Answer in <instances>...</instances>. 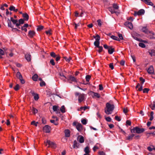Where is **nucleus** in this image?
I'll return each instance as SVG.
<instances>
[{
    "instance_id": "63",
    "label": "nucleus",
    "mask_w": 155,
    "mask_h": 155,
    "mask_svg": "<svg viewBox=\"0 0 155 155\" xmlns=\"http://www.w3.org/2000/svg\"><path fill=\"white\" fill-rule=\"evenodd\" d=\"M115 118L116 120H117L120 121L121 120L119 118V117L118 116H115Z\"/></svg>"
},
{
    "instance_id": "7",
    "label": "nucleus",
    "mask_w": 155,
    "mask_h": 155,
    "mask_svg": "<svg viewBox=\"0 0 155 155\" xmlns=\"http://www.w3.org/2000/svg\"><path fill=\"white\" fill-rule=\"evenodd\" d=\"M147 37L150 39H155V34L152 31L149 32Z\"/></svg>"
},
{
    "instance_id": "14",
    "label": "nucleus",
    "mask_w": 155,
    "mask_h": 155,
    "mask_svg": "<svg viewBox=\"0 0 155 155\" xmlns=\"http://www.w3.org/2000/svg\"><path fill=\"white\" fill-rule=\"evenodd\" d=\"M79 143H78L76 140H75L74 142L73 147L74 148H75L76 147L77 148H78L79 147Z\"/></svg>"
},
{
    "instance_id": "46",
    "label": "nucleus",
    "mask_w": 155,
    "mask_h": 155,
    "mask_svg": "<svg viewBox=\"0 0 155 155\" xmlns=\"http://www.w3.org/2000/svg\"><path fill=\"white\" fill-rule=\"evenodd\" d=\"M81 122L84 125H85L87 123V121L85 119H82L81 120Z\"/></svg>"
},
{
    "instance_id": "26",
    "label": "nucleus",
    "mask_w": 155,
    "mask_h": 155,
    "mask_svg": "<svg viewBox=\"0 0 155 155\" xmlns=\"http://www.w3.org/2000/svg\"><path fill=\"white\" fill-rule=\"evenodd\" d=\"M148 52L149 54L151 56H155V50H152L150 51H149Z\"/></svg>"
},
{
    "instance_id": "9",
    "label": "nucleus",
    "mask_w": 155,
    "mask_h": 155,
    "mask_svg": "<svg viewBox=\"0 0 155 155\" xmlns=\"http://www.w3.org/2000/svg\"><path fill=\"white\" fill-rule=\"evenodd\" d=\"M124 25L127 27H128L130 29H131L133 28V25L130 22H129V21H126L125 22Z\"/></svg>"
},
{
    "instance_id": "2",
    "label": "nucleus",
    "mask_w": 155,
    "mask_h": 155,
    "mask_svg": "<svg viewBox=\"0 0 155 155\" xmlns=\"http://www.w3.org/2000/svg\"><path fill=\"white\" fill-rule=\"evenodd\" d=\"M145 130L144 128H140L138 127H136L133 128V129L130 130V131L131 133H136L137 134H140L143 132Z\"/></svg>"
},
{
    "instance_id": "10",
    "label": "nucleus",
    "mask_w": 155,
    "mask_h": 155,
    "mask_svg": "<svg viewBox=\"0 0 155 155\" xmlns=\"http://www.w3.org/2000/svg\"><path fill=\"white\" fill-rule=\"evenodd\" d=\"M154 68L152 66H151L148 69L147 72L150 74H153L154 73Z\"/></svg>"
},
{
    "instance_id": "37",
    "label": "nucleus",
    "mask_w": 155,
    "mask_h": 155,
    "mask_svg": "<svg viewBox=\"0 0 155 155\" xmlns=\"http://www.w3.org/2000/svg\"><path fill=\"white\" fill-rule=\"evenodd\" d=\"M8 27H11L12 28L13 27V26L12 25L11 21L9 19H8Z\"/></svg>"
},
{
    "instance_id": "32",
    "label": "nucleus",
    "mask_w": 155,
    "mask_h": 155,
    "mask_svg": "<svg viewBox=\"0 0 155 155\" xmlns=\"http://www.w3.org/2000/svg\"><path fill=\"white\" fill-rule=\"evenodd\" d=\"M60 110L62 113L65 112V108L64 105H63L61 107Z\"/></svg>"
},
{
    "instance_id": "64",
    "label": "nucleus",
    "mask_w": 155,
    "mask_h": 155,
    "mask_svg": "<svg viewBox=\"0 0 155 155\" xmlns=\"http://www.w3.org/2000/svg\"><path fill=\"white\" fill-rule=\"evenodd\" d=\"M126 124L129 126H130L131 125V122L129 120H127L126 122Z\"/></svg>"
},
{
    "instance_id": "22",
    "label": "nucleus",
    "mask_w": 155,
    "mask_h": 155,
    "mask_svg": "<svg viewBox=\"0 0 155 155\" xmlns=\"http://www.w3.org/2000/svg\"><path fill=\"white\" fill-rule=\"evenodd\" d=\"M16 76L17 77L19 80L22 79L23 78L21 74L19 72H18L16 74Z\"/></svg>"
},
{
    "instance_id": "13",
    "label": "nucleus",
    "mask_w": 155,
    "mask_h": 155,
    "mask_svg": "<svg viewBox=\"0 0 155 155\" xmlns=\"http://www.w3.org/2000/svg\"><path fill=\"white\" fill-rule=\"evenodd\" d=\"M76 127L79 131H80L82 129V125L80 123H78Z\"/></svg>"
},
{
    "instance_id": "28",
    "label": "nucleus",
    "mask_w": 155,
    "mask_h": 155,
    "mask_svg": "<svg viewBox=\"0 0 155 155\" xmlns=\"http://www.w3.org/2000/svg\"><path fill=\"white\" fill-rule=\"evenodd\" d=\"M94 45L95 46H96L97 47H98L100 46V42L99 41L96 40L94 42Z\"/></svg>"
},
{
    "instance_id": "62",
    "label": "nucleus",
    "mask_w": 155,
    "mask_h": 155,
    "mask_svg": "<svg viewBox=\"0 0 155 155\" xmlns=\"http://www.w3.org/2000/svg\"><path fill=\"white\" fill-rule=\"evenodd\" d=\"M50 63L52 65H55V63L54 61V60L53 59H51L50 61Z\"/></svg>"
},
{
    "instance_id": "55",
    "label": "nucleus",
    "mask_w": 155,
    "mask_h": 155,
    "mask_svg": "<svg viewBox=\"0 0 155 155\" xmlns=\"http://www.w3.org/2000/svg\"><path fill=\"white\" fill-rule=\"evenodd\" d=\"M59 75L60 76L63 77L64 78H66V77L64 75L63 71H61V72H60L59 73Z\"/></svg>"
},
{
    "instance_id": "44",
    "label": "nucleus",
    "mask_w": 155,
    "mask_h": 155,
    "mask_svg": "<svg viewBox=\"0 0 155 155\" xmlns=\"http://www.w3.org/2000/svg\"><path fill=\"white\" fill-rule=\"evenodd\" d=\"M50 55L51 57H53V58H55L57 55H56L53 52H52L50 53Z\"/></svg>"
},
{
    "instance_id": "59",
    "label": "nucleus",
    "mask_w": 155,
    "mask_h": 155,
    "mask_svg": "<svg viewBox=\"0 0 155 155\" xmlns=\"http://www.w3.org/2000/svg\"><path fill=\"white\" fill-rule=\"evenodd\" d=\"M109 66L110 68L111 69L113 70L114 69V67L113 63H110L109 64Z\"/></svg>"
},
{
    "instance_id": "19",
    "label": "nucleus",
    "mask_w": 155,
    "mask_h": 155,
    "mask_svg": "<svg viewBox=\"0 0 155 155\" xmlns=\"http://www.w3.org/2000/svg\"><path fill=\"white\" fill-rule=\"evenodd\" d=\"M35 33L33 31L30 30L28 32V36L31 38H32L35 35Z\"/></svg>"
},
{
    "instance_id": "23",
    "label": "nucleus",
    "mask_w": 155,
    "mask_h": 155,
    "mask_svg": "<svg viewBox=\"0 0 155 155\" xmlns=\"http://www.w3.org/2000/svg\"><path fill=\"white\" fill-rule=\"evenodd\" d=\"M134 134H132L126 137V140H131L132 139L133 137L134 136Z\"/></svg>"
},
{
    "instance_id": "41",
    "label": "nucleus",
    "mask_w": 155,
    "mask_h": 155,
    "mask_svg": "<svg viewBox=\"0 0 155 155\" xmlns=\"http://www.w3.org/2000/svg\"><path fill=\"white\" fill-rule=\"evenodd\" d=\"M139 45L140 47L143 48H144L146 47V45L143 43H139Z\"/></svg>"
},
{
    "instance_id": "25",
    "label": "nucleus",
    "mask_w": 155,
    "mask_h": 155,
    "mask_svg": "<svg viewBox=\"0 0 155 155\" xmlns=\"http://www.w3.org/2000/svg\"><path fill=\"white\" fill-rule=\"evenodd\" d=\"M145 3L149 5L153 6V4L150 1H143Z\"/></svg>"
},
{
    "instance_id": "42",
    "label": "nucleus",
    "mask_w": 155,
    "mask_h": 155,
    "mask_svg": "<svg viewBox=\"0 0 155 155\" xmlns=\"http://www.w3.org/2000/svg\"><path fill=\"white\" fill-rule=\"evenodd\" d=\"M34 96V99L35 101H37L38 100L39 98V96L38 94H36Z\"/></svg>"
},
{
    "instance_id": "61",
    "label": "nucleus",
    "mask_w": 155,
    "mask_h": 155,
    "mask_svg": "<svg viewBox=\"0 0 155 155\" xmlns=\"http://www.w3.org/2000/svg\"><path fill=\"white\" fill-rule=\"evenodd\" d=\"M105 119L106 121L108 122H110L111 121V119L110 117H107L105 118Z\"/></svg>"
},
{
    "instance_id": "3",
    "label": "nucleus",
    "mask_w": 155,
    "mask_h": 155,
    "mask_svg": "<svg viewBox=\"0 0 155 155\" xmlns=\"http://www.w3.org/2000/svg\"><path fill=\"white\" fill-rule=\"evenodd\" d=\"M75 94L76 96H78V101L79 103H81L84 100V94H81L78 92H76Z\"/></svg>"
},
{
    "instance_id": "52",
    "label": "nucleus",
    "mask_w": 155,
    "mask_h": 155,
    "mask_svg": "<svg viewBox=\"0 0 155 155\" xmlns=\"http://www.w3.org/2000/svg\"><path fill=\"white\" fill-rule=\"evenodd\" d=\"M88 108V107H87L85 106L84 107H81L80 108V110H85Z\"/></svg>"
},
{
    "instance_id": "35",
    "label": "nucleus",
    "mask_w": 155,
    "mask_h": 155,
    "mask_svg": "<svg viewBox=\"0 0 155 155\" xmlns=\"http://www.w3.org/2000/svg\"><path fill=\"white\" fill-rule=\"evenodd\" d=\"M150 107L152 110L155 109V101H153V105L151 106V104L149 105Z\"/></svg>"
},
{
    "instance_id": "36",
    "label": "nucleus",
    "mask_w": 155,
    "mask_h": 155,
    "mask_svg": "<svg viewBox=\"0 0 155 155\" xmlns=\"http://www.w3.org/2000/svg\"><path fill=\"white\" fill-rule=\"evenodd\" d=\"M31 109L32 110V113L33 114H35L36 113H37L38 110L35 108L33 107Z\"/></svg>"
},
{
    "instance_id": "12",
    "label": "nucleus",
    "mask_w": 155,
    "mask_h": 155,
    "mask_svg": "<svg viewBox=\"0 0 155 155\" xmlns=\"http://www.w3.org/2000/svg\"><path fill=\"white\" fill-rule=\"evenodd\" d=\"M65 136L66 137H68L70 135V131L69 130L66 129L64 130Z\"/></svg>"
},
{
    "instance_id": "24",
    "label": "nucleus",
    "mask_w": 155,
    "mask_h": 155,
    "mask_svg": "<svg viewBox=\"0 0 155 155\" xmlns=\"http://www.w3.org/2000/svg\"><path fill=\"white\" fill-rule=\"evenodd\" d=\"M114 48H112L110 47L108 49V52L110 54H112L114 51Z\"/></svg>"
},
{
    "instance_id": "29",
    "label": "nucleus",
    "mask_w": 155,
    "mask_h": 155,
    "mask_svg": "<svg viewBox=\"0 0 155 155\" xmlns=\"http://www.w3.org/2000/svg\"><path fill=\"white\" fill-rule=\"evenodd\" d=\"M110 38L113 39L118 41H120V39L114 35H112L110 36Z\"/></svg>"
},
{
    "instance_id": "27",
    "label": "nucleus",
    "mask_w": 155,
    "mask_h": 155,
    "mask_svg": "<svg viewBox=\"0 0 155 155\" xmlns=\"http://www.w3.org/2000/svg\"><path fill=\"white\" fill-rule=\"evenodd\" d=\"M80 137L79 142L81 143H82L84 142V139L83 137L82 136L80 135L79 136Z\"/></svg>"
},
{
    "instance_id": "18",
    "label": "nucleus",
    "mask_w": 155,
    "mask_h": 155,
    "mask_svg": "<svg viewBox=\"0 0 155 155\" xmlns=\"http://www.w3.org/2000/svg\"><path fill=\"white\" fill-rule=\"evenodd\" d=\"M108 9L110 11L112 14L114 13H116L117 12L115 11V10L112 7H110L108 8Z\"/></svg>"
},
{
    "instance_id": "16",
    "label": "nucleus",
    "mask_w": 155,
    "mask_h": 155,
    "mask_svg": "<svg viewBox=\"0 0 155 155\" xmlns=\"http://www.w3.org/2000/svg\"><path fill=\"white\" fill-rule=\"evenodd\" d=\"M23 17L24 18L25 21H27L29 19V16L27 13H24L22 15Z\"/></svg>"
},
{
    "instance_id": "30",
    "label": "nucleus",
    "mask_w": 155,
    "mask_h": 155,
    "mask_svg": "<svg viewBox=\"0 0 155 155\" xmlns=\"http://www.w3.org/2000/svg\"><path fill=\"white\" fill-rule=\"evenodd\" d=\"M89 149V147L87 146L84 149V151L85 153L88 154L90 152Z\"/></svg>"
},
{
    "instance_id": "45",
    "label": "nucleus",
    "mask_w": 155,
    "mask_h": 155,
    "mask_svg": "<svg viewBox=\"0 0 155 155\" xmlns=\"http://www.w3.org/2000/svg\"><path fill=\"white\" fill-rule=\"evenodd\" d=\"M25 20L24 19H20L18 20V22L19 23V24H22L24 23V21Z\"/></svg>"
},
{
    "instance_id": "58",
    "label": "nucleus",
    "mask_w": 155,
    "mask_h": 155,
    "mask_svg": "<svg viewBox=\"0 0 155 155\" xmlns=\"http://www.w3.org/2000/svg\"><path fill=\"white\" fill-rule=\"evenodd\" d=\"M97 22H98V25L99 26H101V19H99L97 21Z\"/></svg>"
},
{
    "instance_id": "5",
    "label": "nucleus",
    "mask_w": 155,
    "mask_h": 155,
    "mask_svg": "<svg viewBox=\"0 0 155 155\" xmlns=\"http://www.w3.org/2000/svg\"><path fill=\"white\" fill-rule=\"evenodd\" d=\"M145 11L143 9H141L138 12H135L134 15L136 16L137 15H140L144 14Z\"/></svg>"
},
{
    "instance_id": "17",
    "label": "nucleus",
    "mask_w": 155,
    "mask_h": 155,
    "mask_svg": "<svg viewBox=\"0 0 155 155\" xmlns=\"http://www.w3.org/2000/svg\"><path fill=\"white\" fill-rule=\"evenodd\" d=\"M132 37L135 40H136L137 41H142L143 42H145L144 41H143L140 39L138 38L136 36H135V35H134L133 34L132 35Z\"/></svg>"
},
{
    "instance_id": "8",
    "label": "nucleus",
    "mask_w": 155,
    "mask_h": 155,
    "mask_svg": "<svg viewBox=\"0 0 155 155\" xmlns=\"http://www.w3.org/2000/svg\"><path fill=\"white\" fill-rule=\"evenodd\" d=\"M90 94L93 98L96 97L97 98H99L100 97L99 94L93 91H91L90 92Z\"/></svg>"
},
{
    "instance_id": "40",
    "label": "nucleus",
    "mask_w": 155,
    "mask_h": 155,
    "mask_svg": "<svg viewBox=\"0 0 155 155\" xmlns=\"http://www.w3.org/2000/svg\"><path fill=\"white\" fill-rule=\"evenodd\" d=\"M58 109V106L56 105H54L53 106V110L54 111H57V110Z\"/></svg>"
},
{
    "instance_id": "53",
    "label": "nucleus",
    "mask_w": 155,
    "mask_h": 155,
    "mask_svg": "<svg viewBox=\"0 0 155 155\" xmlns=\"http://www.w3.org/2000/svg\"><path fill=\"white\" fill-rule=\"evenodd\" d=\"M42 122L43 124H45L46 123V120L44 118L42 117L41 118Z\"/></svg>"
},
{
    "instance_id": "39",
    "label": "nucleus",
    "mask_w": 155,
    "mask_h": 155,
    "mask_svg": "<svg viewBox=\"0 0 155 155\" xmlns=\"http://www.w3.org/2000/svg\"><path fill=\"white\" fill-rule=\"evenodd\" d=\"M14 90L17 91L19 89V86L18 84H17L14 87Z\"/></svg>"
},
{
    "instance_id": "48",
    "label": "nucleus",
    "mask_w": 155,
    "mask_h": 155,
    "mask_svg": "<svg viewBox=\"0 0 155 155\" xmlns=\"http://www.w3.org/2000/svg\"><path fill=\"white\" fill-rule=\"evenodd\" d=\"M149 90V89L148 88H145L143 90V93H148Z\"/></svg>"
},
{
    "instance_id": "43",
    "label": "nucleus",
    "mask_w": 155,
    "mask_h": 155,
    "mask_svg": "<svg viewBox=\"0 0 155 155\" xmlns=\"http://www.w3.org/2000/svg\"><path fill=\"white\" fill-rule=\"evenodd\" d=\"M38 124V122H36L35 121H33L31 123V124L32 125H35V126H37V124Z\"/></svg>"
},
{
    "instance_id": "34",
    "label": "nucleus",
    "mask_w": 155,
    "mask_h": 155,
    "mask_svg": "<svg viewBox=\"0 0 155 155\" xmlns=\"http://www.w3.org/2000/svg\"><path fill=\"white\" fill-rule=\"evenodd\" d=\"M11 21L14 24H15L18 22V20L16 19H14L12 17L10 18Z\"/></svg>"
},
{
    "instance_id": "56",
    "label": "nucleus",
    "mask_w": 155,
    "mask_h": 155,
    "mask_svg": "<svg viewBox=\"0 0 155 155\" xmlns=\"http://www.w3.org/2000/svg\"><path fill=\"white\" fill-rule=\"evenodd\" d=\"M118 36L119 37L120 39L123 40L124 38L122 34L119 33L118 34Z\"/></svg>"
},
{
    "instance_id": "1",
    "label": "nucleus",
    "mask_w": 155,
    "mask_h": 155,
    "mask_svg": "<svg viewBox=\"0 0 155 155\" xmlns=\"http://www.w3.org/2000/svg\"><path fill=\"white\" fill-rule=\"evenodd\" d=\"M114 105L110 104L109 103H107L104 109L105 112L107 114H111L114 109Z\"/></svg>"
},
{
    "instance_id": "49",
    "label": "nucleus",
    "mask_w": 155,
    "mask_h": 155,
    "mask_svg": "<svg viewBox=\"0 0 155 155\" xmlns=\"http://www.w3.org/2000/svg\"><path fill=\"white\" fill-rule=\"evenodd\" d=\"M50 121L51 123H54V125H57L58 124V122H55V121L53 120H51Z\"/></svg>"
},
{
    "instance_id": "60",
    "label": "nucleus",
    "mask_w": 155,
    "mask_h": 155,
    "mask_svg": "<svg viewBox=\"0 0 155 155\" xmlns=\"http://www.w3.org/2000/svg\"><path fill=\"white\" fill-rule=\"evenodd\" d=\"M95 37H96V40L100 41V37L97 34Z\"/></svg>"
},
{
    "instance_id": "11",
    "label": "nucleus",
    "mask_w": 155,
    "mask_h": 155,
    "mask_svg": "<svg viewBox=\"0 0 155 155\" xmlns=\"http://www.w3.org/2000/svg\"><path fill=\"white\" fill-rule=\"evenodd\" d=\"M141 31L147 34H148L149 32L150 31L148 30L147 27H143L141 29Z\"/></svg>"
},
{
    "instance_id": "33",
    "label": "nucleus",
    "mask_w": 155,
    "mask_h": 155,
    "mask_svg": "<svg viewBox=\"0 0 155 155\" xmlns=\"http://www.w3.org/2000/svg\"><path fill=\"white\" fill-rule=\"evenodd\" d=\"M113 8L114 10L118 9L119 8V6L117 5V4L114 3L113 4Z\"/></svg>"
},
{
    "instance_id": "47",
    "label": "nucleus",
    "mask_w": 155,
    "mask_h": 155,
    "mask_svg": "<svg viewBox=\"0 0 155 155\" xmlns=\"http://www.w3.org/2000/svg\"><path fill=\"white\" fill-rule=\"evenodd\" d=\"M91 78V77L89 75H87L86 76L85 78L86 80V81L88 82L89 81L90 79Z\"/></svg>"
},
{
    "instance_id": "20",
    "label": "nucleus",
    "mask_w": 155,
    "mask_h": 155,
    "mask_svg": "<svg viewBox=\"0 0 155 155\" xmlns=\"http://www.w3.org/2000/svg\"><path fill=\"white\" fill-rule=\"evenodd\" d=\"M68 80H70L73 82H76V79L74 76L71 75L69 77Z\"/></svg>"
},
{
    "instance_id": "57",
    "label": "nucleus",
    "mask_w": 155,
    "mask_h": 155,
    "mask_svg": "<svg viewBox=\"0 0 155 155\" xmlns=\"http://www.w3.org/2000/svg\"><path fill=\"white\" fill-rule=\"evenodd\" d=\"M40 86L41 87H42L43 86H45L46 85L44 81H42L40 83Z\"/></svg>"
},
{
    "instance_id": "21",
    "label": "nucleus",
    "mask_w": 155,
    "mask_h": 155,
    "mask_svg": "<svg viewBox=\"0 0 155 155\" xmlns=\"http://www.w3.org/2000/svg\"><path fill=\"white\" fill-rule=\"evenodd\" d=\"M9 9L10 11H13L15 12H17L18 10L17 9H15V7L12 5H11L10 6L9 8Z\"/></svg>"
},
{
    "instance_id": "31",
    "label": "nucleus",
    "mask_w": 155,
    "mask_h": 155,
    "mask_svg": "<svg viewBox=\"0 0 155 155\" xmlns=\"http://www.w3.org/2000/svg\"><path fill=\"white\" fill-rule=\"evenodd\" d=\"M38 77V75L37 74H35L32 77V79L34 81H37V78Z\"/></svg>"
},
{
    "instance_id": "54",
    "label": "nucleus",
    "mask_w": 155,
    "mask_h": 155,
    "mask_svg": "<svg viewBox=\"0 0 155 155\" xmlns=\"http://www.w3.org/2000/svg\"><path fill=\"white\" fill-rule=\"evenodd\" d=\"M99 48V49L98 50V51L99 52V53H100L102 51V50H103V47L101 46H100L99 47H98Z\"/></svg>"
},
{
    "instance_id": "6",
    "label": "nucleus",
    "mask_w": 155,
    "mask_h": 155,
    "mask_svg": "<svg viewBox=\"0 0 155 155\" xmlns=\"http://www.w3.org/2000/svg\"><path fill=\"white\" fill-rule=\"evenodd\" d=\"M51 127L48 125H46L43 128V131L47 133H48L50 132Z\"/></svg>"
},
{
    "instance_id": "15",
    "label": "nucleus",
    "mask_w": 155,
    "mask_h": 155,
    "mask_svg": "<svg viewBox=\"0 0 155 155\" xmlns=\"http://www.w3.org/2000/svg\"><path fill=\"white\" fill-rule=\"evenodd\" d=\"M25 59L28 61H30L31 59V56L30 54H27L25 55Z\"/></svg>"
},
{
    "instance_id": "51",
    "label": "nucleus",
    "mask_w": 155,
    "mask_h": 155,
    "mask_svg": "<svg viewBox=\"0 0 155 155\" xmlns=\"http://www.w3.org/2000/svg\"><path fill=\"white\" fill-rule=\"evenodd\" d=\"M64 58L68 62H69L70 61V60L71 59V58L70 57H69V58H67L66 57H64Z\"/></svg>"
},
{
    "instance_id": "4",
    "label": "nucleus",
    "mask_w": 155,
    "mask_h": 155,
    "mask_svg": "<svg viewBox=\"0 0 155 155\" xmlns=\"http://www.w3.org/2000/svg\"><path fill=\"white\" fill-rule=\"evenodd\" d=\"M46 143V146H47V144H48L49 145L48 147H51L52 148H55L56 147L55 144L49 140H47L46 143Z\"/></svg>"
},
{
    "instance_id": "38",
    "label": "nucleus",
    "mask_w": 155,
    "mask_h": 155,
    "mask_svg": "<svg viewBox=\"0 0 155 155\" xmlns=\"http://www.w3.org/2000/svg\"><path fill=\"white\" fill-rule=\"evenodd\" d=\"M44 28V26L42 25H40L38 26L37 28V30L38 31H40L42 30Z\"/></svg>"
},
{
    "instance_id": "50",
    "label": "nucleus",
    "mask_w": 155,
    "mask_h": 155,
    "mask_svg": "<svg viewBox=\"0 0 155 155\" xmlns=\"http://www.w3.org/2000/svg\"><path fill=\"white\" fill-rule=\"evenodd\" d=\"M140 81H141V84H143L145 81V79L142 77H141L140 78Z\"/></svg>"
}]
</instances>
